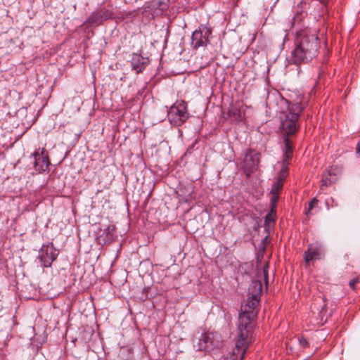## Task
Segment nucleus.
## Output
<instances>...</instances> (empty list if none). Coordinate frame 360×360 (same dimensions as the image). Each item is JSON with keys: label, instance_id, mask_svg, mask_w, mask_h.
I'll list each match as a JSON object with an SVG mask.
<instances>
[{"label": "nucleus", "instance_id": "obj_20", "mask_svg": "<svg viewBox=\"0 0 360 360\" xmlns=\"http://www.w3.org/2000/svg\"><path fill=\"white\" fill-rule=\"evenodd\" d=\"M285 180L277 178L276 181L273 184L271 193L279 194L283 186Z\"/></svg>", "mask_w": 360, "mask_h": 360}, {"label": "nucleus", "instance_id": "obj_18", "mask_svg": "<svg viewBox=\"0 0 360 360\" xmlns=\"http://www.w3.org/2000/svg\"><path fill=\"white\" fill-rule=\"evenodd\" d=\"M250 343V341L245 340V339H241L240 338L238 337L236 347L237 349H243L242 358H243Z\"/></svg>", "mask_w": 360, "mask_h": 360}, {"label": "nucleus", "instance_id": "obj_11", "mask_svg": "<svg viewBox=\"0 0 360 360\" xmlns=\"http://www.w3.org/2000/svg\"><path fill=\"white\" fill-rule=\"evenodd\" d=\"M252 321L244 316L239 317L238 336L241 339L250 341L251 339Z\"/></svg>", "mask_w": 360, "mask_h": 360}, {"label": "nucleus", "instance_id": "obj_22", "mask_svg": "<svg viewBox=\"0 0 360 360\" xmlns=\"http://www.w3.org/2000/svg\"><path fill=\"white\" fill-rule=\"evenodd\" d=\"M272 196L270 200L271 212L276 210V204L278 200V194L271 193Z\"/></svg>", "mask_w": 360, "mask_h": 360}, {"label": "nucleus", "instance_id": "obj_13", "mask_svg": "<svg viewBox=\"0 0 360 360\" xmlns=\"http://www.w3.org/2000/svg\"><path fill=\"white\" fill-rule=\"evenodd\" d=\"M112 17V13L105 8L97 9L93 12L88 18V22L98 23L103 20H106Z\"/></svg>", "mask_w": 360, "mask_h": 360}, {"label": "nucleus", "instance_id": "obj_5", "mask_svg": "<svg viewBox=\"0 0 360 360\" xmlns=\"http://www.w3.org/2000/svg\"><path fill=\"white\" fill-rule=\"evenodd\" d=\"M260 161V153L255 150H249L245 155L243 169L245 176L250 177L257 171Z\"/></svg>", "mask_w": 360, "mask_h": 360}, {"label": "nucleus", "instance_id": "obj_2", "mask_svg": "<svg viewBox=\"0 0 360 360\" xmlns=\"http://www.w3.org/2000/svg\"><path fill=\"white\" fill-rule=\"evenodd\" d=\"M287 103V110L282 112L280 116L281 129L286 135L295 134L297 130V121L303 107L300 103H291L285 101Z\"/></svg>", "mask_w": 360, "mask_h": 360}, {"label": "nucleus", "instance_id": "obj_14", "mask_svg": "<svg viewBox=\"0 0 360 360\" xmlns=\"http://www.w3.org/2000/svg\"><path fill=\"white\" fill-rule=\"evenodd\" d=\"M262 292V283L261 281L255 280L251 282L248 288V297L260 300Z\"/></svg>", "mask_w": 360, "mask_h": 360}, {"label": "nucleus", "instance_id": "obj_16", "mask_svg": "<svg viewBox=\"0 0 360 360\" xmlns=\"http://www.w3.org/2000/svg\"><path fill=\"white\" fill-rule=\"evenodd\" d=\"M284 146L285 149L283 160H285V161H289L292 154V143L288 136L284 139Z\"/></svg>", "mask_w": 360, "mask_h": 360}, {"label": "nucleus", "instance_id": "obj_23", "mask_svg": "<svg viewBox=\"0 0 360 360\" xmlns=\"http://www.w3.org/2000/svg\"><path fill=\"white\" fill-rule=\"evenodd\" d=\"M317 202L318 200L315 198L311 200L309 204V209L305 212L307 215H309L310 214L311 210Z\"/></svg>", "mask_w": 360, "mask_h": 360}, {"label": "nucleus", "instance_id": "obj_26", "mask_svg": "<svg viewBox=\"0 0 360 360\" xmlns=\"http://www.w3.org/2000/svg\"><path fill=\"white\" fill-rule=\"evenodd\" d=\"M321 184H322V186H328V184H330V181H329L328 180V177H326L325 176L323 177V179H321Z\"/></svg>", "mask_w": 360, "mask_h": 360}, {"label": "nucleus", "instance_id": "obj_17", "mask_svg": "<svg viewBox=\"0 0 360 360\" xmlns=\"http://www.w3.org/2000/svg\"><path fill=\"white\" fill-rule=\"evenodd\" d=\"M229 116L233 121L240 122L242 120V113L239 108L232 106L229 110Z\"/></svg>", "mask_w": 360, "mask_h": 360}, {"label": "nucleus", "instance_id": "obj_9", "mask_svg": "<svg viewBox=\"0 0 360 360\" xmlns=\"http://www.w3.org/2000/svg\"><path fill=\"white\" fill-rule=\"evenodd\" d=\"M34 159V167L39 173H41L48 169L50 164L47 155L44 154V148H41L32 154Z\"/></svg>", "mask_w": 360, "mask_h": 360}, {"label": "nucleus", "instance_id": "obj_3", "mask_svg": "<svg viewBox=\"0 0 360 360\" xmlns=\"http://www.w3.org/2000/svg\"><path fill=\"white\" fill-rule=\"evenodd\" d=\"M167 117L171 124L181 126L188 117L186 103L183 101L176 102L168 110Z\"/></svg>", "mask_w": 360, "mask_h": 360}, {"label": "nucleus", "instance_id": "obj_4", "mask_svg": "<svg viewBox=\"0 0 360 360\" xmlns=\"http://www.w3.org/2000/svg\"><path fill=\"white\" fill-rule=\"evenodd\" d=\"M58 254V250L54 247L53 243L50 242L41 245L37 258L41 266L47 268L51 266L53 262L57 259Z\"/></svg>", "mask_w": 360, "mask_h": 360}, {"label": "nucleus", "instance_id": "obj_25", "mask_svg": "<svg viewBox=\"0 0 360 360\" xmlns=\"http://www.w3.org/2000/svg\"><path fill=\"white\" fill-rule=\"evenodd\" d=\"M359 279L358 278H354L352 280H351L349 283V287L354 290L355 289V285L356 283H359Z\"/></svg>", "mask_w": 360, "mask_h": 360}, {"label": "nucleus", "instance_id": "obj_24", "mask_svg": "<svg viewBox=\"0 0 360 360\" xmlns=\"http://www.w3.org/2000/svg\"><path fill=\"white\" fill-rule=\"evenodd\" d=\"M299 344L303 347H307L309 346V342L304 338H299Z\"/></svg>", "mask_w": 360, "mask_h": 360}, {"label": "nucleus", "instance_id": "obj_6", "mask_svg": "<svg viewBox=\"0 0 360 360\" xmlns=\"http://www.w3.org/2000/svg\"><path fill=\"white\" fill-rule=\"evenodd\" d=\"M211 29L206 25H201L198 29L193 32L191 37V44L194 49L202 46H206L209 42V38L211 35Z\"/></svg>", "mask_w": 360, "mask_h": 360}, {"label": "nucleus", "instance_id": "obj_28", "mask_svg": "<svg viewBox=\"0 0 360 360\" xmlns=\"http://www.w3.org/2000/svg\"><path fill=\"white\" fill-rule=\"evenodd\" d=\"M264 276L265 277V279L267 280V272L266 269H264Z\"/></svg>", "mask_w": 360, "mask_h": 360}, {"label": "nucleus", "instance_id": "obj_19", "mask_svg": "<svg viewBox=\"0 0 360 360\" xmlns=\"http://www.w3.org/2000/svg\"><path fill=\"white\" fill-rule=\"evenodd\" d=\"M288 164H289V161H285V160H283L282 166H281V170L278 174V179H281L283 180L285 179V178L288 175Z\"/></svg>", "mask_w": 360, "mask_h": 360}, {"label": "nucleus", "instance_id": "obj_15", "mask_svg": "<svg viewBox=\"0 0 360 360\" xmlns=\"http://www.w3.org/2000/svg\"><path fill=\"white\" fill-rule=\"evenodd\" d=\"M152 8L155 14L162 15L168 8V4L162 1H153L152 3Z\"/></svg>", "mask_w": 360, "mask_h": 360}, {"label": "nucleus", "instance_id": "obj_12", "mask_svg": "<svg viewBox=\"0 0 360 360\" xmlns=\"http://www.w3.org/2000/svg\"><path fill=\"white\" fill-rule=\"evenodd\" d=\"M148 63V58L143 57L139 53H134L132 55L131 64L132 70H134L136 73L138 74L141 72L146 68Z\"/></svg>", "mask_w": 360, "mask_h": 360}, {"label": "nucleus", "instance_id": "obj_8", "mask_svg": "<svg viewBox=\"0 0 360 360\" xmlns=\"http://www.w3.org/2000/svg\"><path fill=\"white\" fill-rule=\"evenodd\" d=\"M259 301V299L248 297L246 302L241 305V313L239 317L244 316V318H249L250 321H252L257 314V307Z\"/></svg>", "mask_w": 360, "mask_h": 360}, {"label": "nucleus", "instance_id": "obj_10", "mask_svg": "<svg viewBox=\"0 0 360 360\" xmlns=\"http://www.w3.org/2000/svg\"><path fill=\"white\" fill-rule=\"evenodd\" d=\"M323 255V246L316 243L309 245L307 250L304 253V259L306 263H309L314 259H320Z\"/></svg>", "mask_w": 360, "mask_h": 360}, {"label": "nucleus", "instance_id": "obj_21", "mask_svg": "<svg viewBox=\"0 0 360 360\" xmlns=\"http://www.w3.org/2000/svg\"><path fill=\"white\" fill-rule=\"evenodd\" d=\"M275 216L276 210L274 212H271V209H270V212L265 217V224L269 225L271 223H274Z\"/></svg>", "mask_w": 360, "mask_h": 360}, {"label": "nucleus", "instance_id": "obj_29", "mask_svg": "<svg viewBox=\"0 0 360 360\" xmlns=\"http://www.w3.org/2000/svg\"><path fill=\"white\" fill-rule=\"evenodd\" d=\"M325 307H326V304H324L323 305V307H321V312H322V311H323V309H325Z\"/></svg>", "mask_w": 360, "mask_h": 360}, {"label": "nucleus", "instance_id": "obj_7", "mask_svg": "<svg viewBox=\"0 0 360 360\" xmlns=\"http://www.w3.org/2000/svg\"><path fill=\"white\" fill-rule=\"evenodd\" d=\"M222 342L220 337L213 333H204L199 338L198 350H212L219 348L221 346Z\"/></svg>", "mask_w": 360, "mask_h": 360}, {"label": "nucleus", "instance_id": "obj_27", "mask_svg": "<svg viewBox=\"0 0 360 360\" xmlns=\"http://www.w3.org/2000/svg\"><path fill=\"white\" fill-rule=\"evenodd\" d=\"M356 153L360 155V142L357 143Z\"/></svg>", "mask_w": 360, "mask_h": 360}, {"label": "nucleus", "instance_id": "obj_1", "mask_svg": "<svg viewBox=\"0 0 360 360\" xmlns=\"http://www.w3.org/2000/svg\"><path fill=\"white\" fill-rule=\"evenodd\" d=\"M295 44L291 60L295 64L309 62L318 55L320 41L314 34L301 31L297 33Z\"/></svg>", "mask_w": 360, "mask_h": 360}]
</instances>
